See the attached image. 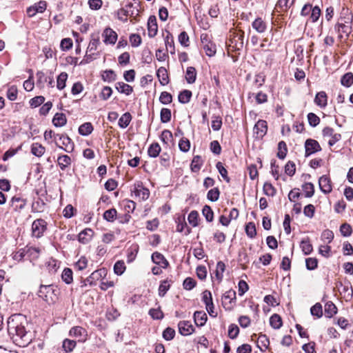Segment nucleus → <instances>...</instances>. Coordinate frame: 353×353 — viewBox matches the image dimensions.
I'll return each mask as SVG.
<instances>
[{
	"instance_id": "1",
	"label": "nucleus",
	"mask_w": 353,
	"mask_h": 353,
	"mask_svg": "<svg viewBox=\"0 0 353 353\" xmlns=\"http://www.w3.org/2000/svg\"><path fill=\"white\" fill-rule=\"evenodd\" d=\"M8 332L13 343L19 347L28 346L34 336L31 325L26 316L21 314H15L8 318Z\"/></svg>"
},
{
	"instance_id": "2",
	"label": "nucleus",
	"mask_w": 353,
	"mask_h": 353,
	"mask_svg": "<svg viewBox=\"0 0 353 353\" xmlns=\"http://www.w3.org/2000/svg\"><path fill=\"white\" fill-rule=\"evenodd\" d=\"M59 290L53 285H41L38 296L48 304L54 303L58 299Z\"/></svg>"
},
{
	"instance_id": "3",
	"label": "nucleus",
	"mask_w": 353,
	"mask_h": 353,
	"mask_svg": "<svg viewBox=\"0 0 353 353\" xmlns=\"http://www.w3.org/2000/svg\"><path fill=\"white\" fill-rule=\"evenodd\" d=\"M47 230V222L43 219L34 220L32 225V236L36 238H40L43 235Z\"/></svg>"
},
{
	"instance_id": "4",
	"label": "nucleus",
	"mask_w": 353,
	"mask_h": 353,
	"mask_svg": "<svg viewBox=\"0 0 353 353\" xmlns=\"http://www.w3.org/2000/svg\"><path fill=\"white\" fill-rule=\"evenodd\" d=\"M305 157H308L310 155L321 150V147L319 142L312 139H307L305 141Z\"/></svg>"
},
{
	"instance_id": "5",
	"label": "nucleus",
	"mask_w": 353,
	"mask_h": 353,
	"mask_svg": "<svg viewBox=\"0 0 353 353\" xmlns=\"http://www.w3.org/2000/svg\"><path fill=\"white\" fill-rule=\"evenodd\" d=\"M131 192L134 193L135 196L145 201L149 198L150 191L147 188L143 187V183L137 181L131 189Z\"/></svg>"
},
{
	"instance_id": "6",
	"label": "nucleus",
	"mask_w": 353,
	"mask_h": 353,
	"mask_svg": "<svg viewBox=\"0 0 353 353\" xmlns=\"http://www.w3.org/2000/svg\"><path fill=\"white\" fill-rule=\"evenodd\" d=\"M230 39V46L234 50H241L243 47L244 32L241 30L239 32H234Z\"/></svg>"
},
{
	"instance_id": "7",
	"label": "nucleus",
	"mask_w": 353,
	"mask_h": 353,
	"mask_svg": "<svg viewBox=\"0 0 353 353\" xmlns=\"http://www.w3.org/2000/svg\"><path fill=\"white\" fill-rule=\"evenodd\" d=\"M319 188L322 192L327 194L332 190V183L328 175H323L319 179Z\"/></svg>"
},
{
	"instance_id": "8",
	"label": "nucleus",
	"mask_w": 353,
	"mask_h": 353,
	"mask_svg": "<svg viewBox=\"0 0 353 353\" xmlns=\"http://www.w3.org/2000/svg\"><path fill=\"white\" fill-rule=\"evenodd\" d=\"M57 136H59V139L62 140V145L65 146L64 148L62 146L59 145V144L56 142V145L59 148L65 150L67 152H71L74 150V142L66 134H57Z\"/></svg>"
},
{
	"instance_id": "9",
	"label": "nucleus",
	"mask_w": 353,
	"mask_h": 353,
	"mask_svg": "<svg viewBox=\"0 0 353 353\" xmlns=\"http://www.w3.org/2000/svg\"><path fill=\"white\" fill-rule=\"evenodd\" d=\"M46 2L41 1L38 3H35L34 5L28 8L26 12L29 17H32L38 12H43L46 10Z\"/></svg>"
},
{
	"instance_id": "10",
	"label": "nucleus",
	"mask_w": 353,
	"mask_h": 353,
	"mask_svg": "<svg viewBox=\"0 0 353 353\" xmlns=\"http://www.w3.org/2000/svg\"><path fill=\"white\" fill-rule=\"evenodd\" d=\"M69 335L79 338V341L82 342L86 341L88 336L86 330L81 326L72 327L69 332Z\"/></svg>"
},
{
	"instance_id": "11",
	"label": "nucleus",
	"mask_w": 353,
	"mask_h": 353,
	"mask_svg": "<svg viewBox=\"0 0 353 353\" xmlns=\"http://www.w3.org/2000/svg\"><path fill=\"white\" fill-rule=\"evenodd\" d=\"M179 331L181 335L188 336L194 332L193 325L188 321H180L178 324Z\"/></svg>"
},
{
	"instance_id": "12",
	"label": "nucleus",
	"mask_w": 353,
	"mask_h": 353,
	"mask_svg": "<svg viewBox=\"0 0 353 353\" xmlns=\"http://www.w3.org/2000/svg\"><path fill=\"white\" fill-rule=\"evenodd\" d=\"M268 124L265 120H259L254 127V132L258 137L263 138L267 133Z\"/></svg>"
},
{
	"instance_id": "13",
	"label": "nucleus",
	"mask_w": 353,
	"mask_h": 353,
	"mask_svg": "<svg viewBox=\"0 0 353 353\" xmlns=\"http://www.w3.org/2000/svg\"><path fill=\"white\" fill-rule=\"evenodd\" d=\"M104 43L106 44H114L117 39V34L110 28H106L103 32Z\"/></svg>"
},
{
	"instance_id": "14",
	"label": "nucleus",
	"mask_w": 353,
	"mask_h": 353,
	"mask_svg": "<svg viewBox=\"0 0 353 353\" xmlns=\"http://www.w3.org/2000/svg\"><path fill=\"white\" fill-rule=\"evenodd\" d=\"M148 30L150 38H153L157 34L158 26L157 18L154 15L150 16L148 20Z\"/></svg>"
},
{
	"instance_id": "15",
	"label": "nucleus",
	"mask_w": 353,
	"mask_h": 353,
	"mask_svg": "<svg viewBox=\"0 0 353 353\" xmlns=\"http://www.w3.org/2000/svg\"><path fill=\"white\" fill-rule=\"evenodd\" d=\"M152 261L157 265H161V267L164 269L169 266V262L168 260L161 253L159 252H154L152 254Z\"/></svg>"
},
{
	"instance_id": "16",
	"label": "nucleus",
	"mask_w": 353,
	"mask_h": 353,
	"mask_svg": "<svg viewBox=\"0 0 353 353\" xmlns=\"http://www.w3.org/2000/svg\"><path fill=\"white\" fill-rule=\"evenodd\" d=\"M338 20V21L339 22L352 24L353 15L347 8L343 7L341 10L340 17Z\"/></svg>"
},
{
	"instance_id": "17",
	"label": "nucleus",
	"mask_w": 353,
	"mask_h": 353,
	"mask_svg": "<svg viewBox=\"0 0 353 353\" xmlns=\"http://www.w3.org/2000/svg\"><path fill=\"white\" fill-rule=\"evenodd\" d=\"M93 234L94 231L92 229L85 228L79 234L78 240L80 243L86 244L90 241Z\"/></svg>"
},
{
	"instance_id": "18",
	"label": "nucleus",
	"mask_w": 353,
	"mask_h": 353,
	"mask_svg": "<svg viewBox=\"0 0 353 353\" xmlns=\"http://www.w3.org/2000/svg\"><path fill=\"white\" fill-rule=\"evenodd\" d=\"M314 101L316 105L324 108L327 104V96L325 92L321 91L317 92Z\"/></svg>"
},
{
	"instance_id": "19",
	"label": "nucleus",
	"mask_w": 353,
	"mask_h": 353,
	"mask_svg": "<svg viewBox=\"0 0 353 353\" xmlns=\"http://www.w3.org/2000/svg\"><path fill=\"white\" fill-rule=\"evenodd\" d=\"M193 317L195 324L199 327L203 326L208 320L207 314L203 311H196Z\"/></svg>"
},
{
	"instance_id": "20",
	"label": "nucleus",
	"mask_w": 353,
	"mask_h": 353,
	"mask_svg": "<svg viewBox=\"0 0 353 353\" xmlns=\"http://www.w3.org/2000/svg\"><path fill=\"white\" fill-rule=\"evenodd\" d=\"M157 76L162 85L169 83V77L167 70L164 67H160L157 71Z\"/></svg>"
},
{
	"instance_id": "21",
	"label": "nucleus",
	"mask_w": 353,
	"mask_h": 353,
	"mask_svg": "<svg viewBox=\"0 0 353 353\" xmlns=\"http://www.w3.org/2000/svg\"><path fill=\"white\" fill-rule=\"evenodd\" d=\"M67 123V118L65 114L57 112L53 119L52 123L55 127H63Z\"/></svg>"
},
{
	"instance_id": "22",
	"label": "nucleus",
	"mask_w": 353,
	"mask_h": 353,
	"mask_svg": "<svg viewBox=\"0 0 353 353\" xmlns=\"http://www.w3.org/2000/svg\"><path fill=\"white\" fill-rule=\"evenodd\" d=\"M252 28L259 33H263L267 29L266 23L261 18H256L252 23Z\"/></svg>"
},
{
	"instance_id": "23",
	"label": "nucleus",
	"mask_w": 353,
	"mask_h": 353,
	"mask_svg": "<svg viewBox=\"0 0 353 353\" xmlns=\"http://www.w3.org/2000/svg\"><path fill=\"white\" fill-rule=\"evenodd\" d=\"M334 29L338 32L341 31L347 36H349L350 34L352 32V24L338 21L334 26Z\"/></svg>"
},
{
	"instance_id": "24",
	"label": "nucleus",
	"mask_w": 353,
	"mask_h": 353,
	"mask_svg": "<svg viewBox=\"0 0 353 353\" xmlns=\"http://www.w3.org/2000/svg\"><path fill=\"white\" fill-rule=\"evenodd\" d=\"M115 88L119 92L125 94L126 95H129L133 92V88L124 82L116 83Z\"/></svg>"
},
{
	"instance_id": "25",
	"label": "nucleus",
	"mask_w": 353,
	"mask_h": 353,
	"mask_svg": "<svg viewBox=\"0 0 353 353\" xmlns=\"http://www.w3.org/2000/svg\"><path fill=\"white\" fill-rule=\"evenodd\" d=\"M338 309L332 301H327L325 305V316L330 319L337 313Z\"/></svg>"
},
{
	"instance_id": "26",
	"label": "nucleus",
	"mask_w": 353,
	"mask_h": 353,
	"mask_svg": "<svg viewBox=\"0 0 353 353\" xmlns=\"http://www.w3.org/2000/svg\"><path fill=\"white\" fill-rule=\"evenodd\" d=\"M203 163V161L201 156L196 155L193 157L191 164L190 169L193 172H198Z\"/></svg>"
},
{
	"instance_id": "27",
	"label": "nucleus",
	"mask_w": 353,
	"mask_h": 353,
	"mask_svg": "<svg viewBox=\"0 0 353 353\" xmlns=\"http://www.w3.org/2000/svg\"><path fill=\"white\" fill-rule=\"evenodd\" d=\"M12 206L14 211H19L24 208L26 200L20 197L13 196L11 199Z\"/></svg>"
},
{
	"instance_id": "28",
	"label": "nucleus",
	"mask_w": 353,
	"mask_h": 353,
	"mask_svg": "<svg viewBox=\"0 0 353 353\" xmlns=\"http://www.w3.org/2000/svg\"><path fill=\"white\" fill-rule=\"evenodd\" d=\"M167 32V36L165 38V43L167 48V50L170 49V52L171 54H174L175 48H174V37L171 32L168 30H165Z\"/></svg>"
},
{
	"instance_id": "29",
	"label": "nucleus",
	"mask_w": 353,
	"mask_h": 353,
	"mask_svg": "<svg viewBox=\"0 0 353 353\" xmlns=\"http://www.w3.org/2000/svg\"><path fill=\"white\" fill-rule=\"evenodd\" d=\"M270 324L274 329H279L283 325V321L278 314H272L270 318Z\"/></svg>"
},
{
	"instance_id": "30",
	"label": "nucleus",
	"mask_w": 353,
	"mask_h": 353,
	"mask_svg": "<svg viewBox=\"0 0 353 353\" xmlns=\"http://www.w3.org/2000/svg\"><path fill=\"white\" fill-rule=\"evenodd\" d=\"M270 341L268 337L263 334H260L258 338V347L261 351H265L269 347Z\"/></svg>"
},
{
	"instance_id": "31",
	"label": "nucleus",
	"mask_w": 353,
	"mask_h": 353,
	"mask_svg": "<svg viewBox=\"0 0 353 353\" xmlns=\"http://www.w3.org/2000/svg\"><path fill=\"white\" fill-rule=\"evenodd\" d=\"M196 79V70L195 68L190 66L187 68L185 79L188 83H194Z\"/></svg>"
},
{
	"instance_id": "32",
	"label": "nucleus",
	"mask_w": 353,
	"mask_h": 353,
	"mask_svg": "<svg viewBox=\"0 0 353 353\" xmlns=\"http://www.w3.org/2000/svg\"><path fill=\"white\" fill-rule=\"evenodd\" d=\"M46 203L41 198H38L37 201H34L32 204V212H43L45 209Z\"/></svg>"
},
{
	"instance_id": "33",
	"label": "nucleus",
	"mask_w": 353,
	"mask_h": 353,
	"mask_svg": "<svg viewBox=\"0 0 353 353\" xmlns=\"http://www.w3.org/2000/svg\"><path fill=\"white\" fill-rule=\"evenodd\" d=\"M192 96V93L189 90H183L180 92L178 96V100L181 103H188Z\"/></svg>"
},
{
	"instance_id": "34",
	"label": "nucleus",
	"mask_w": 353,
	"mask_h": 353,
	"mask_svg": "<svg viewBox=\"0 0 353 353\" xmlns=\"http://www.w3.org/2000/svg\"><path fill=\"white\" fill-rule=\"evenodd\" d=\"M93 131V126L91 123L86 122L81 125L79 128V133L82 136H88Z\"/></svg>"
},
{
	"instance_id": "35",
	"label": "nucleus",
	"mask_w": 353,
	"mask_h": 353,
	"mask_svg": "<svg viewBox=\"0 0 353 353\" xmlns=\"http://www.w3.org/2000/svg\"><path fill=\"white\" fill-rule=\"evenodd\" d=\"M161 148L158 143H152L148 150V154L149 157L156 158L159 155Z\"/></svg>"
},
{
	"instance_id": "36",
	"label": "nucleus",
	"mask_w": 353,
	"mask_h": 353,
	"mask_svg": "<svg viewBox=\"0 0 353 353\" xmlns=\"http://www.w3.org/2000/svg\"><path fill=\"white\" fill-rule=\"evenodd\" d=\"M300 247L305 255L310 254L313 250L312 245L310 243L308 237L301 241Z\"/></svg>"
},
{
	"instance_id": "37",
	"label": "nucleus",
	"mask_w": 353,
	"mask_h": 353,
	"mask_svg": "<svg viewBox=\"0 0 353 353\" xmlns=\"http://www.w3.org/2000/svg\"><path fill=\"white\" fill-rule=\"evenodd\" d=\"M117 77L115 72L110 69L103 71V73L101 75V79L105 82L111 83L117 79Z\"/></svg>"
},
{
	"instance_id": "38",
	"label": "nucleus",
	"mask_w": 353,
	"mask_h": 353,
	"mask_svg": "<svg viewBox=\"0 0 353 353\" xmlns=\"http://www.w3.org/2000/svg\"><path fill=\"white\" fill-rule=\"evenodd\" d=\"M58 164L62 170H64L71 164V159L66 154L61 155L57 159Z\"/></svg>"
},
{
	"instance_id": "39",
	"label": "nucleus",
	"mask_w": 353,
	"mask_h": 353,
	"mask_svg": "<svg viewBox=\"0 0 353 353\" xmlns=\"http://www.w3.org/2000/svg\"><path fill=\"white\" fill-rule=\"evenodd\" d=\"M46 151L45 147L38 143H34L31 146V152L33 155L40 157Z\"/></svg>"
},
{
	"instance_id": "40",
	"label": "nucleus",
	"mask_w": 353,
	"mask_h": 353,
	"mask_svg": "<svg viewBox=\"0 0 353 353\" xmlns=\"http://www.w3.org/2000/svg\"><path fill=\"white\" fill-rule=\"evenodd\" d=\"M132 115L129 112L124 113L119 119L118 125L121 128H125L132 120Z\"/></svg>"
},
{
	"instance_id": "41",
	"label": "nucleus",
	"mask_w": 353,
	"mask_h": 353,
	"mask_svg": "<svg viewBox=\"0 0 353 353\" xmlns=\"http://www.w3.org/2000/svg\"><path fill=\"white\" fill-rule=\"evenodd\" d=\"M68 77V75L65 72H62L59 74L57 79V88L59 90H63L65 87Z\"/></svg>"
},
{
	"instance_id": "42",
	"label": "nucleus",
	"mask_w": 353,
	"mask_h": 353,
	"mask_svg": "<svg viewBox=\"0 0 353 353\" xmlns=\"http://www.w3.org/2000/svg\"><path fill=\"white\" fill-rule=\"evenodd\" d=\"M288 152L287 145L285 141H281L278 143V152L276 156L280 159H284Z\"/></svg>"
},
{
	"instance_id": "43",
	"label": "nucleus",
	"mask_w": 353,
	"mask_h": 353,
	"mask_svg": "<svg viewBox=\"0 0 353 353\" xmlns=\"http://www.w3.org/2000/svg\"><path fill=\"white\" fill-rule=\"evenodd\" d=\"M202 214L205 217L207 222H212L214 220V212L211 207L208 205H205L202 209Z\"/></svg>"
},
{
	"instance_id": "44",
	"label": "nucleus",
	"mask_w": 353,
	"mask_h": 353,
	"mask_svg": "<svg viewBox=\"0 0 353 353\" xmlns=\"http://www.w3.org/2000/svg\"><path fill=\"white\" fill-rule=\"evenodd\" d=\"M103 217L108 222H113L117 217V212L115 208H111L105 210L103 214Z\"/></svg>"
},
{
	"instance_id": "45",
	"label": "nucleus",
	"mask_w": 353,
	"mask_h": 353,
	"mask_svg": "<svg viewBox=\"0 0 353 353\" xmlns=\"http://www.w3.org/2000/svg\"><path fill=\"white\" fill-rule=\"evenodd\" d=\"M302 189L305 192V196L307 198L312 197L314 194V186L313 183L310 182L303 183Z\"/></svg>"
},
{
	"instance_id": "46",
	"label": "nucleus",
	"mask_w": 353,
	"mask_h": 353,
	"mask_svg": "<svg viewBox=\"0 0 353 353\" xmlns=\"http://www.w3.org/2000/svg\"><path fill=\"white\" fill-rule=\"evenodd\" d=\"M245 231L248 237L253 239L256 236V230L254 223L249 222L245 225Z\"/></svg>"
},
{
	"instance_id": "47",
	"label": "nucleus",
	"mask_w": 353,
	"mask_h": 353,
	"mask_svg": "<svg viewBox=\"0 0 353 353\" xmlns=\"http://www.w3.org/2000/svg\"><path fill=\"white\" fill-rule=\"evenodd\" d=\"M100 43L99 37L98 34L94 35L92 34V39L90 41V43L88 45V47L87 48L88 52H92L93 51H95L97 48V46Z\"/></svg>"
},
{
	"instance_id": "48",
	"label": "nucleus",
	"mask_w": 353,
	"mask_h": 353,
	"mask_svg": "<svg viewBox=\"0 0 353 353\" xmlns=\"http://www.w3.org/2000/svg\"><path fill=\"white\" fill-rule=\"evenodd\" d=\"M76 344L77 343L75 341L65 339L63 341L62 348L65 352V353H68L74 350V348L76 347Z\"/></svg>"
},
{
	"instance_id": "49",
	"label": "nucleus",
	"mask_w": 353,
	"mask_h": 353,
	"mask_svg": "<svg viewBox=\"0 0 353 353\" xmlns=\"http://www.w3.org/2000/svg\"><path fill=\"white\" fill-rule=\"evenodd\" d=\"M148 314L154 320H161L164 317L163 312L161 310L160 306L158 308H151Z\"/></svg>"
},
{
	"instance_id": "50",
	"label": "nucleus",
	"mask_w": 353,
	"mask_h": 353,
	"mask_svg": "<svg viewBox=\"0 0 353 353\" xmlns=\"http://www.w3.org/2000/svg\"><path fill=\"white\" fill-rule=\"evenodd\" d=\"M199 215L196 210H192L190 212L188 216V221L190 225L193 227H196L199 225Z\"/></svg>"
},
{
	"instance_id": "51",
	"label": "nucleus",
	"mask_w": 353,
	"mask_h": 353,
	"mask_svg": "<svg viewBox=\"0 0 353 353\" xmlns=\"http://www.w3.org/2000/svg\"><path fill=\"white\" fill-rule=\"evenodd\" d=\"M341 83L343 86L350 87L353 84V74L352 72L345 73L342 76Z\"/></svg>"
},
{
	"instance_id": "52",
	"label": "nucleus",
	"mask_w": 353,
	"mask_h": 353,
	"mask_svg": "<svg viewBox=\"0 0 353 353\" xmlns=\"http://www.w3.org/2000/svg\"><path fill=\"white\" fill-rule=\"evenodd\" d=\"M263 193L268 196H274L276 193V188L269 182H265L263 188Z\"/></svg>"
},
{
	"instance_id": "53",
	"label": "nucleus",
	"mask_w": 353,
	"mask_h": 353,
	"mask_svg": "<svg viewBox=\"0 0 353 353\" xmlns=\"http://www.w3.org/2000/svg\"><path fill=\"white\" fill-rule=\"evenodd\" d=\"M172 113L171 110L168 108H163L160 112L161 121L163 123H168L171 120Z\"/></svg>"
},
{
	"instance_id": "54",
	"label": "nucleus",
	"mask_w": 353,
	"mask_h": 353,
	"mask_svg": "<svg viewBox=\"0 0 353 353\" xmlns=\"http://www.w3.org/2000/svg\"><path fill=\"white\" fill-rule=\"evenodd\" d=\"M61 278L65 283L70 284L73 281L72 270L65 268L62 272Z\"/></svg>"
},
{
	"instance_id": "55",
	"label": "nucleus",
	"mask_w": 353,
	"mask_h": 353,
	"mask_svg": "<svg viewBox=\"0 0 353 353\" xmlns=\"http://www.w3.org/2000/svg\"><path fill=\"white\" fill-rule=\"evenodd\" d=\"M107 274V270L104 268H100L94 271L90 274V279L98 281L103 277H105Z\"/></svg>"
},
{
	"instance_id": "56",
	"label": "nucleus",
	"mask_w": 353,
	"mask_h": 353,
	"mask_svg": "<svg viewBox=\"0 0 353 353\" xmlns=\"http://www.w3.org/2000/svg\"><path fill=\"white\" fill-rule=\"evenodd\" d=\"M219 195H220L219 189L218 188H214L208 191V192L207 194V198L209 201L215 202L219 199Z\"/></svg>"
},
{
	"instance_id": "57",
	"label": "nucleus",
	"mask_w": 353,
	"mask_h": 353,
	"mask_svg": "<svg viewBox=\"0 0 353 353\" xmlns=\"http://www.w3.org/2000/svg\"><path fill=\"white\" fill-rule=\"evenodd\" d=\"M126 269L125 263L123 261H118L114 265V272L117 275H121L123 274Z\"/></svg>"
},
{
	"instance_id": "58",
	"label": "nucleus",
	"mask_w": 353,
	"mask_h": 353,
	"mask_svg": "<svg viewBox=\"0 0 353 353\" xmlns=\"http://www.w3.org/2000/svg\"><path fill=\"white\" fill-rule=\"evenodd\" d=\"M225 265L223 261H219L216 264V270L215 271V275L216 279L221 281L223 279V273L225 271Z\"/></svg>"
},
{
	"instance_id": "59",
	"label": "nucleus",
	"mask_w": 353,
	"mask_h": 353,
	"mask_svg": "<svg viewBox=\"0 0 353 353\" xmlns=\"http://www.w3.org/2000/svg\"><path fill=\"white\" fill-rule=\"evenodd\" d=\"M37 77V85L39 88H43L45 83L48 81V77H46L42 71H39L36 74Z\"/></svg>"
},
{
	"instance_id": "60",
	"label": "nucleus",
	"mask_w": 353,
	"mask_h": 353,
	"mask_svg": "<svg viewBox=\"0 0 353 353\" xmlns=\"http://www.w3.org/2000/svg\"><path fill=\"white\" fill-rule=\"evenodd\" d=\"M318 259L316 258H307L305 259V266L308 270H314L318 268Z\"/></svg>"
},
{
	"instance_id": "61",
	"label": "nucleus",
	"mask_w": 353,
	"mask_h": 353,
	"mask_svg": "<svg viewBox=\"0 0 353 353\" xmlns=\"http://www.w3.org/2000/svg\"><path fill=\"white\" fill-rule=\"evenodd\" d=\"M216 168L218 170L219 174L221 175V176L223 178V179L227 182L229 183L230 181V177L228 176V171L224 168L221 162H217L216 164Z\"/></svg>"
},
{
	"instance_id": "62",
	"label": "nucleus",
	"mask_w": 353,
	"mask_h": 353,
	"mask_svg": "<svg viewBox=\"0 0 353 353\" xmlns=\"http://www.w3.org/2000/svg\"><path fill=\"white\" fill-rule=\"evenodd\" d=\"M340 232L342 236L348 237L352 234V228L349 223H345L340 226Z\"/></svg>"
},
{
	"instance_id": "63",
	"label": "nucleus",
	"mask_w": 353,
	"mask_h": 353,
	"mask_svg": "<svg viewBox=\"0 0 353 353\" xmlns=\"http://www.w3.org/2000/svg\"><path fill=\"white\" fill-rule=\"evenodd\" d=\"M18 90L16 85H12L8 88L6 97L10 101H14L17 98Z\"/></svg>"
},
{
	"instance_id": "64",
	"label": "nucleus",
	"mask_w": 353,
	"mask_h": 353,
	"mask_svg": "<svg viewBox=\"0 0 353 353\" xmlns=\"http://www.w3.org/2000/svg\"><path fill=\"white\" fill-rule=\"evenodd\" d=\"M307 117L309 125L313 128L317 126L320 123V118L313 112L308 113Z\"/></svg>"
}]
</instances>
